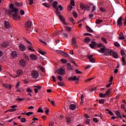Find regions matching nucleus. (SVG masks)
Segmentation results:
<instances>
[{"label": "nucleus", "instance_id": "obj_35", "mask_svg": "<svg viewBox=\"0 0 126 126\" xmlns=\"http://www.w3.org/2000/svg\"><path fill=\"white\" fill-rule=\"evenodd\" d=\"M99 96L101 98H104L106 96V95L105 94H103L102 93H100L99 94Z\"/></svg>", "mask_w": 126, "mask_h": 126}, {"label": "nucleus", "instance_id": "obj_27", "mask_svg": "<svg viewBox=\"0 0 126 126\" xmlns=\"http://www.w3.org/2000/svg\"><path fill=\"white\" fill-rule=\"evenodd\" d=\"M77 42L76 40V38L75 37H73L72 39V45L76 44Z\"/></svg>", "mask_w": 126, "mask_h": 126}, {"label": "nucleus", "instance_id": "obj_1", "mask_svg": "<svg viewBox=\"0 0 126 126\" xmlns=\"http://www.w3.org/2000/svg\"><path fill=\"white\" fill-rule=\"evenodd\" d=\"M10 10H8V13L9 15L11 16H12L14 20H19L20 17L18 13V9L17 8H14L13 4H11L10 5Z\"/></svg>", "mask_w": 126, "mask_h": 126}, {"label": "nucleus", "instance_id": "obj_33", "mask_svg": "<svg viewBox=\"0 0 126 126\" xmlns=\"http://www.w3.org/2000/svg\"><path fill=\"white\" fill-rule=\"evenodd\" d=\"M64 28L66 29V30L69 32L71 31L72 28L71 27H68L66 26H65Z\"/></svg>", "mask_w": 126, "mask_h": 126}, {"label": "nucleus", "instance_id": "obj_24", "mask_svg": "<svg viewBox=\"0 0 126 126\" xmlns=\"http://www.w3.org/2000/svg\"><path fill=\"white\" fill-rule=\"evenodd\" d=\"M116 114L118 118H120L121 119H123V118H122V116H121V114H120L119 111H116Z\"/></svg>", "mask_w": 126, "mask_h": 126}, {"label": "nucleus", "instance_id": "obj_16", "mask_svg": "<svg viewBox=\"0 0 126 126\" xmlns=\"http://www.w3.org/2000/svg\"><path fill=\"white\" fill-rule=\"evenodd\" d=\"M60 54L62 55V56L65 57H69V55L68 54V53H67V52H63V51H60Z\"/></svg>", "mask_w": 126, "mask_h": 126}, {"label": "nucleus", "instance_id": "obj_41", "mask_svg": "<svg viewBox=\"0 0 126 126\" xmlns=\"http://www.w3.org/2000/svg\"><path fill=\"white\" fill-rule=\"evenodd\" d=\"M70 4L72 6H75V3L74 2V0H70Z\"/></svg>", "mask_w": 126, "mask_h": 126}, {"label": "nucleus", "instance_id": "obj_13", "mask_svg": "<svg viewBox=\"0 0 126 126\" xmlns=\"http://www.w3.org/2000/svg\"><path fill=\"white\" fill-rule=\"evenodd\" d=\"M68 80L69 81H77L79 80L78 78H77L76 76H74L73 77H70Z\"/></svg>", "mask_w": 126, "mask_h": 126}, {"label": "nucleus", "instance_id": "obj_32", "mask_svg": "<svg viewBox=\"0 0 126 126\" xmlns=\"http://www.w3.org/2000/svg\"><path fill=\"white\" fill-rule=\"evenodd\" d=\"M33 114V113L32 112H29L26 113V115L28 117H30L31 115Z\"/></svg>", "mask_w": 126, "mask_h": 126}, {"label": "nucleus", "instance_id": "obj_4", "mask_svg": "<svg viewBox=\"0 0 126 126\" xmlns=\"http://www.w3.org/2000/svg\"><path fill=\"white\" fill-rule=\"evenodd\" d=\"M57 15L59 16V19L61 21V22L64 24V25H67V23H65L64 19L63 17V16L61 15V12L60 11L55 12Z\"/></svg>", "mask_w": 126, "mask_h": 126}, {"label": "nucleus", "instance_id": "obj_38", "mask_svg": "<svg viewBox=\"0 0 126 126\" xmlns=\"http://www.w3.org/2000/svg\"><path fill=\"white\" fill-rule=\"evenodd\" d=\"M106 111H107L108 112L109 114L111 116H114V114L111 111L109 110V109H106Z\"/></svg>", "mask_w": 126, "mask_h": 126}, {"label": "nucleus", "instance_id": "obj_15", "mask_svg": "<svg viewBox=\"0 0 126 126\" xmlns=\"http://www.w3.org/2000/svg\"><path fill=\"white\" fill-rule=\"evenodd\" d=\"M96 43L95 41H92V43L91 44H90V47L94 49L95 48V46H96Z\"/></svg>", "mask_w": 126, "mask_h": 126}, {"label": "nucleus", "instance_id": "obj_12", "mask_svg": "<svg viewBox=\"0 0 126 126\" xmlns=\"http://www.w3.org/2000/svg\"><path fill=\"white\" fill-rule=\"evenodd\" d=\"M4 25L5 28L7 29H9L10 28V25L8 21H4Z\"/></svg>", "mask_w": 126, "mask_h": 126}, {"label": "nucleus", "instance_id": "obj_3", "mask_svg": "<svg viewBox=\"0 0 126 126\" xmlns=\"http://www.w3.org/2000/svg\"><path fill=\"white\" fill-rule=\"evenodd\" d=\"M109 55L113 56L115 59H118L119 58L118 54L116 52L113 50H109Z\"/></svg>", "mask_w": 126, "mask_h": 126}, {"label": "nucleus", "instance_id": "obj_64", "mask_svg": "<svg viewBox=\"0 0 126 126\" xmlns=\"http://www.w3.org/2000/svg\"><path fill=\"white\" fill-rule=\"evenodd\" d=\"M20 13H21V15L22 16L25 15V12L23 10H21V11H20Z\"/></svg>", "mask_w": 126, "mask_h": 126}, {"label": "nucleus", "instance_id": "obj_28", "mask_svg": "<svg viewBox=\"0 0 126 126\" xmlns=\"http://www.w3.org/2000/svg\"><path fill=\"white\" fill-rule=\"evenodd\" d=\"M91 41V39L89 37H86V38L84 39V42L86 43H89Z\"/></svg>", "mask_w": 126, "mask_h": 126}, {"label": "nucleus", "instance_id": "obj_37", "mask_svg": "<svg viewBox=\"0 0 126 126\" xmlns=\"http://www.w3.org/2000/svg\"><path fill=\"white\" fill-rule=\"evenodd\" d=\"M121 55L125 58V55H126V53L125 52V51H124V50H121Z\"/></svg>", "mask_w": 126, "mask_h": 126}, {"label": "nucleus", "instance_id": "obj_53", "mask_svg": "<svg viewBox=\"0 0 126 126\" xmlns=\"http://www.w3.org/2000/svg\"><path fill=\"white\" fill-rule=\"evenodd\" d=\"M93 121L94 123H97L98 122V120L96 118H95L93 119Z\"/></svg>", "mask_w": 126, "mask_h": 126}, {"label": "nucleus", "instance_id": "obj_54", "mask_svg": "<svg viewBox=\"0 0 126 126\" xmlns=\"http://www.w3.org/2000/svg\"><path fill=\"white\" fill-rule=\"evenodd\" d=\"M114 45L115 46H116L117 47H119L120 46V45L117 42H115Z\"/></svg>", "mask_w": 126, "mask_h": 126}, {"label": "nucleus", "instance_id": "obj_39", "mask_svg": "<svg viewBox=\"0 0 126 126\" xmlns=\"http://www.w3.org/2000/svg\"><path fill=\"white\" fill-rule=\"evenodd\" d=\"M23 71L21 70H19L18 71H17V74L18 75H21L23 74Z\"/></svg>", "mask_w": 126, "mask_h": 126}, {"label": "nucleus", "instance_id": "obj_42", "mask_svg": "<svg viewBox=\"0 0 126 126\" xmlns=\"http://www.w3.org/2000/svg\"><path fill=\"white\" fill-rule=\"evenodd\" d=\"M101 40L105 44L107 43V41H106V39L104 37H101Z\"/></svg>", "mask_w": 126, "mask_h": 126}, {"label": "nucleus", "instance_id": "obj_2", "mask_svg": "<svg viewBox=\"0 0 126 126\" xmlns=\"http://www.w3.org/2000/svg\"><path fill=\"white\" fill-rule=\"evenodd\" d=\"M100 53H103L105 54L106 56H109V52L110 49L106 48V47L104 48H101L99 50H98Z\"/></svg>", "mask_w": 126, "mask_h": 126}, {"label": "nucleus", "instance_id": "obj_9", "mask_svg": "<svg viewBox=\"0 0 126 126\" xmlns=\"http://www.w3.org/2000/svg\"><path fill=\"white\" fill-rule=\"evenodd\" d=\"M122 20H123V18L122 17H120L118 21H117V25L119 26V27H121L122 26Z\"/></svg>", "mask_w": 126, "mask_h": 126}, {"label": "nucleus", "instance_id": "obj_8", "mask_svg": "<svg viewBox=\"0 0 126 126\" xmlns=\"http://www.w3.org/2000/svg\"><path fill=\"white\" fill-rule=\"evenodd\" d=\"M17 105H12V106H11V108H12V109L6 110L5 111V113H7V112H16V109L15 108H17Z\"/></svg>", "mask_w": 126, "mask_h": 126}, {"label": "nucleus", "instance_id": "obj_14", "mask_svg": "<svg viewBox=\"0 0 126 126\" xmlns=\"http://www.w3.org/2000/svg\"><path fill=\"white\" fill-rule=\"evenodd\" d=\"M32 22L31 21H28V22H27L26 24V27L27 29H29L30 28H31V27L32 26Z\"/></svg>", "mask_w": 126, "mask_h": 126}, {"label": "nucleus", "instance_id": "obj_56", "mask_svg": "<svg viewBox=\"0 0 126 126\" xmlns=\"http://www.w3.org/2000/svg\"><path fill=\"white\" fill-rule=\"evenodd\" d=\"M24 57L27 61H29V58L28 55H26V54H24Z\"/></svg>", "mask_w": 126, "mask_h": 126}, {"label": "nucleus", "instance_id": "obj_57", "mask_svg": "<svg viewBox=\"0 0 126 126\" xmlns=\"http://www.w3.org/2000/svg\"><path fill=\"white\" fill-rule=\"evenodd\" d=\"M85 124H86V125H89V124H90V121L89 120V119H87L86 120Z\"/></svg>", "mask_w": 126, "mask_h": 126}, {"label": "nucleus", "instance_id": "obj_40", "mask_svg": "<svg viewBox=\"0 0 126 126\" xmlns=\"http://www.w3.org/2000/svg\"><path fill=\"white\" fill-rule=\"evenodd\" d=\"M122 62L123 65H125L126 64V62L125 61V57H122Z\"/></svg>", "mask_w": 126, "mask_h": 126}, {"label": "nucleus", "instance_id": "obj_45", "mask_svg": "<svg viewBox=\"0 0 126 126\" xmlns=\"http://www.w3.org/2000/svg\"><path fill=\"white\" fill-rule=\"evenodd\" d=\"M91 5H93L92 12H94V11H95V10L96 9V7H95V6L93 4H91Z\"/></svg>", "mask_w": 126, "mask_h": 126}, {"label": "nucleus", "instance_id": "obj_49", "mask_svg": "<svg viewBox=\"0 0 126 126\" xmlns=\"http://www.w3.org/2000/svg\"><path fill=\"white\" fill-rule=\"evenodd\" d=\"M39 69H40V70H41V71L42 72H45V70L44 69V68L42 66H39Z\"/></svg>", "mask_w": 126, "mask_h": 126}, {"label": "nucleus", "instance_id": "obj_55", "mask_svg": "<svg viewBox=\"0 0 126 126\" xmlns=\"http://www.w3.org/2000/svg\"><path fill=\"white\" fill-rule=\"evenodd\" d=\"M94 77H92L91 78H90V79H86V82H88L92 80H93L94 79Z\"/></svg>", "mask_w": 126, "mask_h": 126}, {"label": "nucleus", "instance_id": "obj_43", "mask_svg": "<svg viewBox=\"0 0 126 126\" xmlns=\"http://www.w3.org/2000/svg\"><path fill=\"white\" fill-rule=\"evenodd\" d=\"M39 54H41L42 55H44L46 54L45 52L41 50H39Z\"/></svg>", "mask_w": 126, "mask_h": 126}, {"label": "nucleus", "instance_id": "obj_50", "mask_svg": "<svg viewBox=\"0 0 126 126\" xmlns=\"http://www.w3.org/2000/svg\"><path fill=\"white\" fill-rule=\"evenodd\" d=\"M85 10H90V6L86 5V8H85Z\"/></svg>", "mask_w": 126, "mask_h": 126}, {"label": "nucleus", "instance_id": "obj_18", "mask_svg": "<svg viewBox=\"0 0 126 126\" xmlns=\"http://www.w3.org/2000/svg\"><path fill=\"white\" fill-rule=\"evenodd\" d=\"M18 53H17L16 51H14L12 52V53L11 54V56L12 58H16L17 57Z\"/></svg>", "mask_w": 126, "mask_h": 126}, {"label": "nucleus", "instance_id": "obj_20", "mask_svg": "<svg viewBox=\"0 0 126 126\" xmlns=\"http://www.w3.org/2000/svg\"><path fill=\"white\" fill-rule=\"evenodd\" d=\"M8 46V43L7 42H5L3 43H2L1 44V46L4 48H6Z\"/></svg>", "mask_w": 126, "mask_h": 126}, {"label": "nucleus", "instance_id": "obj_51", "mask_svg": "<svg viewBox=\"0 0 126 126\" xmlns=\"http://www.w3.org/2000/svg\"><path fill=\"white\" fill-rule=\"evenodd\" d=\"M34 88H36V89H37V90H41V89L42 88V87L41 86H33Z\"/></svg>", "mask_w": 126, "mask_h": 126}, {"label": "nucleus", "instance_id": "obj_10", "mask_svg": "<svg viewBox=\"0 0 126 126\" xmlns=\"http://www.w3.org/2000/svg\"><path fill=\"white\" fill-rule=\"evenodd\" d=\"M2 86L5 88L8 89L9 90H10L12 87V85L10 84H4V83L2 84Z\"/></svg>", "mask_w": 126, "mask_h": 126}, {"label": "nucleus", "instance_id": "obj_48", "mask_svg": "<svg viewBox=\"0 0 126 126\" xmlns=\"http://www.w3.org/2000/svg\"><path fill=\"white\" fill-rule=\"evenodd\" d=\"M61 61L63 63H66L67 62V60H65V59H61Z\"/></svg>", "mask_w": 126, "mask_h": 126}, {"label": "nucleus", "instance_id": "obj_29", "mask_svg": "<svg viewBox=\"0 0 126 126\" xmlns=\"http://www.w3.org/2000/svg\"><path fill=\"white\" fill-rule=\"evenodd\" d=\"M58 2L57 1H54L53 3V6L54 8H56L57 7Z\"/></svg>", "mask_w": 126, "mask_h": 126}, {"label": "nucleus", "instance_id": "obj_59", "mask_svg": "<svg viewBox=\"0 0 126 126\" xmlns=\"http://www.w3.org/2000/svg\"><path fill=\"white\" fill-rule=\"evenodd\" d=\"M28 93H32L33 92V90L30 88H28L27 89V91Z\"/></svg>", "mask_w": 126, "mask_h": 126}, {"label": "nucleus", "instance_id": "obj_22", "mask_svg": "<svg viewBox=\"0 0 126 126\" xmlns=\"http://www.w3.org/2000/svg\"><path fill=\"white\" fill-rule=\"evenodd\" d=\"M30 57L32 60H37V56L35 55V54H31L30 55Z\"/></svg>", "mask_w": 126, "mask_h": 126}, {"label": "nucleus", "instance_id": "obj_21", "mask_svg": "<svg viewBox=\"0 0 126 126\" xmlns=\"http://www.w3.org/2000/svg\"><path fill=\"white\" fill-rule=\"evenodd\" d=\"M67 69L68 70H73V66H72L71 64L69 63H67Z\"/></svg>", "mask_w": 126, "mask_h": 126}, {"label": "nucleus", "instance_id": "obj_58", "mask_svg": "<svg viewBox=\"0 0 126 126\" xmlns=\"http://www.w3.org/2000/svg\"><path fill=\"white\" fill-rule=\"evenodd\" d=\"M37 113H43V110L41 108H38V110H37Z\"/></svg>", "mask_w": 126, "mask_h": 126}, {"label": "nucleus", "instance_id": "obj_46", "mask_svg": "<svg viewBox=\"0 0 126 126\" xmlns=\"http://www.w3.org/2000/svg\"><path fill=\"white\" fill-rule=\"evenodd\" d=\"M21 120L22 123H25L27 122V120L25 118H21Z\"/></svg>", "mask_w": 126, "mask_h": 126}, {"label": "nucleus", "instance_id": "obj_19", "mask_svg": "<svg viewBox=\"0 0 126 126\" xmlns=\"http://www.w3.org/2000/svg\"><path fill=\"white\" fill-rule=\"evenodd\" d=\"M86 29H87V31L89 32L92 33L93 32V30L89 26H86Z\"/></svg>", "mask_w": 126, "mask_h": 126}, {"label": "nucleus", "instance_id": "obj_6", "mask_svg": "<svg viewBox=\"0 0 126 126\" xmlns=\"http://www.w3.org/2000/svg\"><path fill=\"white\" fill-rule=\"evenodd\" d=\"M93 56L94 55H93L92 54L91 55H88V56H87V58L89 59V61L90 62V63H95V59L94 58H93Z\"/></svg>", "mask_w": 126, "mask_h": 126}, {"label": "nucleus", "instance_id": "obj_30", "mask_svg": "<svg viewBox=\"0 0 126 126\" xmlns=\"http://www.w3.org/2000/svg\"><path fill=\"white\" fill-rule=\"evenodd\" d=\"M80 7L82 9H85V8H86V4H81Z\"/></svg>", "mask_w": 126, "mask_h": 126}, {"label": "nucleus", "instance_id": "obj_36", "mask_svg": "<svg viewBox=\"0 0 126 126\" xmlns=\"http://www.w3.org/2000/svg\"><path fill=\"white\" fill-rule=\"evenodd\" d=\"M102 22V20H100V19H97L96 20V22H95V23L96 24H100Z\"/></svg>", "mask_w": 126, "mask_h": 126}, {"label": "nucleus", "instance_id": "obj_63", "mask_svg": "<svg viewBox=\"0 0 126 126\" xmlns=\"http://www.w3.org/2000/svg\"><path fill=\"white\" fill-rule=\"evenodd\" d=\"M24 100V98H19H19L16 99V100H19V101H22V100Z\"/></svg>", "mask_w": 126, "mask_h": 126}, {"label": "nucleus", "instance_id": "obj_17", "mask_svg": "<svg viewBox=\"0 0 126 126\" xmlns=\"http://www.w3.org/2000/svg\"><path fill=\"white\" fill-rule=\"evenodd\" d=\"M19 48L21 51H25L26 50V46L22 44L20 45Z\"/></svg>", "mask_w": 126, "mask_h": 126}, {"label": "nucleus", "instance_id": "obj_60", "mask_svg": "<svg viewBox=\"0 0 126 126\" xmlns=\"http://www.w3.org/2000/svg\"><path fill=\"white\" fill-rule=\"evenodd\" d=\"M99 104H103V103L104 102V99H101V100H99L98 101Z\"/></svg>", "mask_w": 126, "mask_h": 126}, {"label": "nucleus", "instance_id": "obj_52", "mask_svg": "<svg viewBox=\"0 0 126 126\" xmlns=\"http://www.w3.org/2000/svg\"><path fill=\"white\" fill-rule=\"evenodd\" d=\"M73 15L74 18H76L78 17V14L76 12H73Z\"/></svg>", "mask_w": 126, "mask_h": 126}, {"label": "nucleus", "instance_id": "obj_23", "mask_svg": "<svg viewBox=\"0 0 126 126\" xmlns=\"http://www.w3.org/2000/svg\"><path fill=\"white\" fill-rule=\"evenodd\" d=\"M70 110H75L76 109V106L75 104H70L69 106Z\"/></svg>", "mask_w": 126, "mask_h": 126}, {"label": "nucleus", "instance_id": "obj_62", "mask_svg": "<svg viewBox=\"0 0 126 126\" xmlns=\"http://www.w3.org/2000/svg\"><path fill=\"white\" fill-rule=\"evenodd\" d=\"M58 79L60 81H63V77L61 76H58Z\"/></svg>", "mask_w": 126, "mask_h": 126}, {"label": "nucleus", "instance_id": "obj_31", "mask_svg": "<svg viewBox=\"0 0 126 126\" xmlns=\"http://www.w3.org/2000/svg\"><path fill=\"white\" fill-rule=\"evenodd\" d=\"M111 89H109L105 94H106V96H108L111 93Z\"/></svg>", "mask_w": 126, "mask_h": 126}, {"label": "nucleus", "instance_id": "obj_61", "mask_svg": "<svg viewBox=\"0 0 126 126\" xmlns=\"http://www.w3.org/2000/svg\"><path fill=\"white\" fill-rule=\"evenodd\" d=\"M54 122H51L49 123V126H54Z\"/></svg>", "mask_w": 126, "mask_h": 126}, {"label": "nucleus", "instance_id": "obj_11", "mask_svg": "<svg viewBox=\"0 0 126 126\" xmlns=\"http://www.w3.org/2000/svg\"><path fill=\"white\" fill-rule=\"evenodd\" d=\"M20 65L23 67H25L26 65V61H25L24 59H21L20 61Z\"/></svg>", "mask_w": 126, "mask_h": 126}, {"label": "nucleus", "instance_id": "obj_5", "mask_svg": "<svg viewBox=\"0 0 126 126\" xmlns=\"http://www.w3.org/2000/svg\"><path fill=\"white\" fill-rule=\"evenodd\" d=\"M39 76V73L35 70L32 71V77L33 78H37Z\"/></svg>", "mask_w": 126, "mask_h": 126}, {"label": "nucleus", "instance_id": "obj_7", "mask_svg": "<svg viewBox=\"0 0 126 126\" xmlns=\"http://www.w3.org/2000/svg\"><path fill=\"white\" fill-rule=\"evenodd\" d=\"M57 72L61 75H63L65 74V71L63 68L59 69L57 71Z\"/></svg>", "mask_w": 126, "mask_h": 126}, {"label": "nucleus", "instance_id": "obj_26", "mask_svg": "<svg viewBox=\"0 0 126 126\" xmlns=\"http://www.w3.org/2000/svg\"><path fill=\"white\" fill-rule=\"evenodd\" d=\"M60 32L59 31H56L55 32L53 33V37H56L58 35L60 34Z\"/></svg>", "mask_w": 126, "mask_h": 126}, {"label": "nucleus", "instance_id": "obj_44", "mask_svg": "<svg viewBox=\"0 0 126 126\" xmlns=\"http://www.w3.org/2000/svg\"><path fill=\"white\" fill-rule=\"evenodd\" d=\"M72 8H73V7L71 5H69L67 7V10L69 11H70V10H71Z\"/></svg>", "mask_w": 126, "mask_h": 126}, {"label": "nucleus", "instance_id": "obj_34", "mask_svg": "<svg viewBox=\"0 0 126 126\" xmlns=\"http://www.w3.org/2000/svg\"><path fill=\"white\" fill-rule=\"evenodd\" d=\"M66 123L69 124L71 123V118L70 117L66 118Z\"/></svg>", "mask_w": 126, "mask_h": 126}, {"label": "nucleus", "instance_id": "obj_25", "mask_svg": "<svg viewBox=\"0 0 126 126\" xmlns=\"http://www.w3.org/2000/svg\"><path fill=\"white\" fill-rule=\"evenodd\" d=\"M42 5H44V6L47 7V8H50V7H51L50 5L49 4H48L47 2L43 3Z\"/></svg>", "mask_w": 126, "mask_h": 126}, {"label": "nucleus", "instance_id": "obj_47", "mask_svg": "<svg viewBox=\"0 0 126 126\" xmlns=\"http://www.w3.org/2000/svg\"><path fill=\"white\" fill-rule=\"evenodd\" d=\"M16 5H17V6H22V5H23V4L22 3H19L18 2H16L15 3Z\"/></svg>", "mask_w": 126, "mask_h": 126}]
</instances>
